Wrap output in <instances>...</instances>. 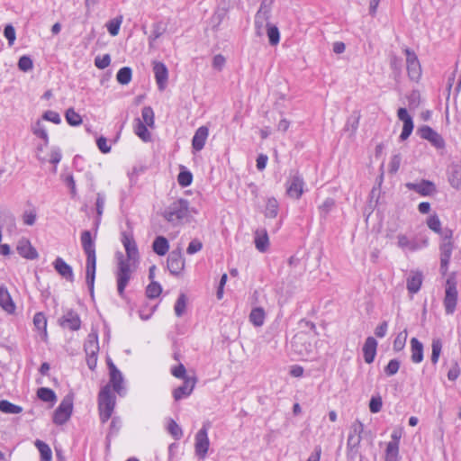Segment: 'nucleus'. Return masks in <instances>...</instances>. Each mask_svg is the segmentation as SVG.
<instances>
[{"label": "nucleus", "mask_w": 461, "mask_h": 461, "mask_svg": "<svg viewBox=\"0 0 461 461\" xmlns=\"http://www.w3.org/2000/svg\"><path fill=\"white\" fill-rule=\"evenodd\" d=\"M301 325L310 330L312 334L307 331L296 333L292 339V348L302 357H307L312 353L314 348L312 340L314 335L317 334L316 326L313 322L308 321H302Z\"/></svg>", "instance_id": "nucleus-1"}, {"label": "nucleus", "mask_w": 461, "mask_h": 461, "mask_svg": "<svg viewBox=\"0 0 461 461\" xmlns=\"http://www.w3.org/2000/svg\"><path fill=\"white\" fill-rule=\"evenodd\" d=\"M162 216L173 226L182 224L190 216L188 201L182 198L174 201L165 209Z\"/></svg>", "instance_id": "nucleus-2"}, {"label": "nucleus", "mask_w": 461, "mask_h": 461, "mask_svg": "<svg viewBox=\"0 0 461 461\" xmlns=\"http://www.w3.org/2000/svg\"><path fill=\"white\" fill-rule=\"evenodd\" d=\"M115 407V396L112 393L110 385L106 384L102 388L98 396V409L100 420L106 422L112 416Z\"/></svg>", "instance_id": "nucleus-3"}, {"label": "nucleus", "mask_w": 461, "mask_h": 461, "mask_svg": "<svg viewBox=\"0 0 461 461\" xmlns=\"http://www.w3.org/2000/svg\"><path fill=\"white\" fill-rule=\"evenodd\" d=\"M118 270L116 272L117 291L121 297L124 296V290L127 286L133 270L129 260H125L122 253H118Z\"/></svg>", "instance_id": "nucleus-4"}, {"label": "nucleus", "mask_w": 461, "mask_h": 461, "mask_svg": "<svg viewBox=\"0 0 461 461\" xmlns=\"http://www.w3.org/2000/svg\"><path fill=\"white\" fill-rule=\"evenodd\" d=\"M82 247L86 254V282L91 294H93L96 267L95 244L83 245Z\"/></svg>", "instance_id": "nucleus-5"}, {"label": "nucleus", "mask_w": 461, "mask_h": 461, "mask_svg": "<svg viewBox=\"0 0 461 461\" xmlns=\"http://www.w3.org/2000/svg\"><path fill=\"white\" fill-rule=\"evenodd\" d=\"M73 411V395H66L53 414V422L57 425H63L71 417Z\"/></svg>", "instance_id": "nucleus-6"}, {"label": "nucleus", "mask_w": 461, "mask_h": 461, "mask_svg": "<svg viewBox=\"0 0 461 461\" xmlns=\"http://www.w3.org/2000/svg\"><path fill=\"white\" fill-rule=\"evenodd\" d=\"M457 290L456 283L454 278L449 277L446 282L444 306L447 314H452L456 306Z\"/></svg>", "instance_id": "nucleus-7"}, {"label": "nucleus", "mask_w": 461, "mask_h": 461, "mask_svg": "<svg viewBox=\"0 0 461 461\" xmlns=\"http://www.w3.org/2000/svg\"><path fill=\"white\" fill-rule=\"evenodd\" d=\"M451 238L452 230H446L444 231V241L440 245V270L443 274H446L447 270V265L452 254L453 243Z\"/></svg>", "instance_id": "nucleus-8"}, {"label": "nucleus", "mask_w": 461, "mask_h": 461, "mask_svg": "<svg viewBox=\"0 0 461 461\" xmlns=\"http://www.w3.org/2000/svg\"><path fill=\"white\" fill-rule=\"evenodd\" d=\"M209 446L208 426L204 424L195 435L194 449L199 458L203 459L206 456Z\"/></svg>", "instance_id": "nucleus-9"}, {"label": "nucleus", "mask_w": 461, "mask_h": 461, "mask_svg": "<svg viewBox=\"0 0 461 461\" xmlns=\"http://www.w3.org/2000/svg\"><path fill=\"white\" fill-rule=\"evenodd\" d=\"M167 268L174 276H178L185 268V259L183 258L181 248L172 250L167 260Z\"/></svg>", "instance_id": "nucleus-10"}, {"label": "nucleus", "mask_w": 461, "mask_h": 461, "mask_svg": "<svg viewBox=\"0 0 461 461\" xmlns=\"http://www.w3.org/2000/svg\"><path fill=\"white\" fill-rule=\"evenodd\" d=\"M303 177L298 174L292 175L286 182V194L291 198L298 200L303 194Z\"/></svg>", "instance_id": "nucleus-11"}, {"label": "nucleus", "mask_w": 461, "mask_h": 461, "mask_svg": "<svg viewBox=\"0 0 461 461\" xmlns=\"http://www.w3.org/2000/svg\"><path fill=\"white\" fill-rule=\"evenodd\" d=\"M404 52L406 54L408 76L411 80L417 81L420 79L421 76V68L420 61L416 54L410 49H405Z\"/></svg>", "instance_id": "nucleus-12"}, {"label": "nucleus", "mask_w": 461, "mask_h": 461, "mask_svg": "<svg viewBox=\"0 0 461 461\" xmlns=\"http://www.w3.org/2000/svg\"><path fill=\"white\" fill-rule=\"evenodd\" d=\"M122 242L127 255V258L125 260H129V263L132 262V264H134L139 259V251L133 236L131 233H127L125 231L122 232Z\"/></svg>", "instance_id": "nucleus-13"}, {"label": "nucleus", "mask_w": 461, "mask_h": 461, "mask_svg": "<svg viewBox=\"0 0 461 461\" xmlns=\"http://www.w3.org/2000/svg\"><path fill=\"white\" fill-rule=\"evenodd\" d=\"M420 138L429 140L435 148L442 149L445 146L443 138L428 125H423L418 130Z\"/></svg>", "instance_id": "nucleus-14"}, {"label": "nucleus", "mask_w": 461, "mask_h": 461, "mask_svg": "<svg viewBox=\"0 0 461 461\" xmlns=\"http://www.w3.org/2000/svg\"><path fill=\"white\" fill-rule=\"evenodd\" d=\"M107 365L110 372V387L113 386V390L119 394L122 395L123 392V377L120 370L115 366V365L112 362V360L107 361Z\"/></svg>", "instance_id": "nucleus-15"}, {"label": "nucleus", "mask_w": 461, "mask_h": 461, "mask_svg": "<svg viewBox=\"0 0 461 461\" xmlns=\"http://www.w3.org/2000/svg\"><path fill=\"white\" fill-rule=\"evenodd\" d=\"M153 72L156 83L160 91L165 90L168 80V70L166 65L160 61H153Z\"/></svg>", "instance_id": "nucleus-16"}, {"label": "nucleus", "mask_w": 461, "mask_h": 461, "mask_svg": "<svg viewBox=\"0 0 461 461\" xmlns=\"http://www.w3.org/2000/svg\"><path fill=\"white\" fill-rule=\"evenodd\" d=\"M59 324L63 329L70 330H78L81 326V320L79 315L73 310H68L59 320Z\"/></svg>", "instance_id": "nucleus-17"}, {"label": "nucleus", "mask_w": 461, "mask_h": 461, "mask_svg": "<svg viewBox=\"0 0 461 461\" xmlns=\"http://www.w3.org/2000/svg\"><path fill=\"white\" fill-rule=\"evenodd\" d=\"M405 186L422 196H429L437 192L434 183L429 180H421L419 183H406Z\"/></svg>", "instance_id": "nucleus-18"}, {"label": "nucleus", "mask_w": 461, "mask_h": 461, "mask_svg": "<svg viewBox=\"0 0 461 461\" xmlns=\"http://www.w3.org/2000/svg\"><path fill=\"white\" fill-rule=\"evenodd\" d=\"M397 245L399 248L411 252L416 251L423 247L427 246V240L419 242L417 240H410L406 235L399 234L397 236Z\"/></svg>", "instance_id": "nucleus-19"}, {"label": "nucleus", "mask_w": 461, "mask_h": 461, "mask_svg": "<svg viewBox=\"0 0 461 461\" xmlns=\"http://www.w3.org/2000/svg\"><path fill=\"white\" fill-rule=\"evenodd\" d=\"M399 120L403 122L402 131L400 135L401 140H405L411 134L413 130V122L405 108H399L397 112Z\"/></svg>", "instance_id": "nucleus-20"}, {"label": "nucleus", "mask_w": 461, "mask_h": 461, "mask_svg": "<svg viewBox=\"0 0 461 461\" xmlns=\"http://www.w3.org/2000/svg\"><path fill=\"white\" fill-rule=\"evenodd\" d=\"M196 381V378H185L184 384L173 391L175 401H179L184 397L189 396L194 391Z\"/></svg>", "instance_id": "nucleus-21"}, {"label": "nucleus", "mask_w": 461, "mask_h": 461, "mask_svg": "<svg viewBox=\"0 0 461 461\" xmlns=\"http://www.w3.org/2000/svg\"><path fill=\"white\" fill-rule=\"evenodd\" d=\"M423 280L422 273L420 271H411L406 280L407 290L411 294H416L420 289Z\"/></svg>", "instance_id": "nucleus-22"}, {"label": "nucleus", "mask_w": 461, "mask_h": 461, "mask_svg": "<svg viewBox=\"0 0 461 461\" xmlns=\"http://www.w3.org/2000/svg\"><path fill=\"white\" fill-rule=\"evenodd\" d=\"M55 270L66 280L74 281V274L72 267L67 264L61 258H57L53 262Z\"/></svg>", "instance_id": "nucleus-23"}, {"label": "nucleus", "mask_w": 461, "mask_h": 461, "mask_svg": "<svg viewBox=\"0 0 461 461\" xmlns=\"http://www.w3.org/2000/svg\"><path fill=\"white\" fill-rule=\"evenodd\" d=\"M16 249L23 258L27 259H35L39 256L37 250L32 246L28 240H20Z\"/></svg>", "instance_id": "nucleus-24"}, {"label": "nucleus", "mask_w": 461, "mask_h": 461, "mask_svg": "<svg viewBox=\"0 0 461 461\" xmlns=\"http://www.w3.org/2000/svg\"><path fill=\"white\" fill-rule=\"evenodd\" d=\"M209 134V130L206 126L199 127L192 140L193 149L199 151L203 149L205 141Z\"/></svg>", "instance_id": "nucleus-25"}, {"label": "nucleus", "mask_w": 461, "mask_h": 461, "mask_svg": "<svg viewBox=\"0 0 461 461\" xmlns=\"http://www.w3.org/2000/svg\"><path fill=\"white\" fill-rule=\"evenodd\" d=\"M377 341L373 337H368L363 346L365 361L371 364L376 354Z\"/></svg>", "instance_id": "nucleus-26"}, {"label": "nucleus", "mask_w": 461, "mask_h": 461, "mask_svg": "<svg viewBox=\"0 0 461 461\" xmlns=\"http://www.w3.org/2000/svg\"><path fill=\"white\" fill-rule=\"evenodd\" d=\"M255 246L260 252H265L268 249L269 240L266 229H258L255 231Z\"/></svg>", "instance_id": "nucleus-27"}, {"label": "nucleus", "mask_w": 461, "mask_h": 461, "mask_svg": "<svg viewBox=\"0 0 461 461\" xmlns=\"http://www.w3.org/2000/svg\"><path fill=\"white\" fill-rule=\"evenodd\" d=\"M134 133L143 141L147 142L151 140L150 132L148 130V125L144 123L141 119L136 118L134 120Z\"/></svg>", "instance_id": "nucleus-28"}, {"label": "nucleus", "mask_w": 461, "mask_h": 461, "mask_svg": "<svg viewBox=\"0 0 461 461\" xmlns=\"http://www.w3.org/2000/svg\"><path fill=\"white\" fill-rule=\"evenodd\" d=\"M86 355H97L99 351L98 337L95 332H91L84 345Z\"/></svg>", "instance_id": "nucleus-29"}, {"label": "nucleus", "mask_w": 461, "mask_h": 461, "mask_svg": "<svg viewBox=\"0 0 461 461\" xmlns=\"http://www.w3.org/2000/svg\"><path fill=\"white\" fill-rule=\"evenodd\" d=\"M411 361L420 363L423 359V345L416 338L411 339Z\"/></svg>", "instance_id": "nucleus-30"}, {"label": "nucleus", "mask_w": 461, "mask_h": 461, "mask_svg": "<svg viewBox=\"0 0 461 461\" xmlns=\"http://www.w3.org/2000/svg\"><path fill=\"white\" fill-rule=\"evenodd\" d=\"M152 249L158 256L166 255L169 249L167 240L163 236H158L153 241Z\"/></svg>", "instance_id": "nucleus-31"}, {"label": "nucleus", "mask_w": 461, "mask_h": 461, "mask_svg": "<svg viewBox=\"0 0 461 461\" xmlns=\"http://www.w3.org/2000/svg\"><path fill=\"white\" fill-rule=\"evenodd\" d=\"M266 312L263 308H253L249 314L250 322L256 327H261L264 324Z\"/></svg>", "instance_id": "nucleus-32"}, {"label": "nucleus", "mask_w": 461, "mask_h": 461, "mask_svg": "<svg viewBox=\"0 0 461 461\" xmlns=\"http://www.w3.org/2000/svg\"><path fill=\"white\" fill-rule=\"evenodd\" d=\"M0 305L8 312H12L14 310V304L12 302L10 294L4 286H0Z\"/></svg>", "instance_id": "nucleus-33"}, {"label": "nucleus", "mask_w": 461, "mask_h": 461, "mask_svg": "<svg viewBox=\"0 0 461 461\" xmlns=\"http://www.w3.org/2000/svg\"><path fill=\"white\" fill-rule=\"evenodd\" d=\"M269 15L263 13V11H258L255 16V27L258 36H261L264 33V28H267Z\"/></svg>", "instance_id": "nucleus-34"}, {"label": "nucleus", "mask_w": 461, "mask_h": 461, "mask_svg": "<svg viewBox=\"0 0 461 461\" xmlns=\"http://www.w3.org/2000/svg\"><path fill=\"white\" fill-rule=\"evenodd\" d=\"M362 437L357 435H353L352 433H349L348 442H347V447H348V455L351 457H354L357 453V447L361 442Z\"/></svg>", "instance_id": "nucleus-35"}, {"label": "nucleus", "mask_w": 461, "mask_h": 461, "mask_svg": "<svg viewBox=\"0 0 461 461\" xmlns=\"http://www.w3.org/2000/svg\"><path fill=\"white\" fill-rule=\"evenodd\" d=\"M34 445L38 448V450L41 454V461H51L52 453H51V449L48 444H46L45 442H43L40 439H37L35 441Z\"/></svg>", "instance_id": "nucleus-36"}, {"label": "nucleus", "mask_w": 461, "mask_h": 461, "mask_svg": "<svg viewBox=\"0 0 461 461\" xmlns=\"http://www.w3.org/2000/svg\"><path fill=\"white\" fill-rule=\"evenodd\" d=\"M266 31L268 37L269 44L272 46L277 45L280 41V32L278 28L276 25L267 23Z\"/></svg>", "instance_id": "nucleus-37"}, {"label": "nucleus", "mask_w": 461, "mask_h": 461, "mask_svg": "<svg viewBox=\"0 0 461 461\" xmlns=\"http://www.w3.org/2000/svg\"><path fill=\"white\" fill-rule=\"evenodd\" d=\"M360 120V113L358 112H354L347 120L344 130L346 131H350L351 135L355 134L356 131L358 128Z\"/></svg>", "instance_id": "nucleus-38"}, {"label": "nucleus", "mask_w": 461, "mask_h": 461, "mask_svg": "<svg viewBox=\"0 0 461 461\" xmlns=\"http://www.w3.org/2000/svg\"><path fill=\"white\" fill-rule=\"evenodd\" d=\"M0 411L4 413L18 414L23 411V408L19 405H15L7 400L0 401Z\"/></svg>", "instance_id": "nucleus-39"}, {"label": "nucleus", "mask_w": 461, "mask_h": 461, "mask_svg": "<svg viewBox=\"0 0 461 461\" xmlns=\"http://www.w3.org/2000/svg\"><path fill=\"white\" fill-rule=\"evenodd\" d=\"M33 324L35 328L42 331L43 337H47V319L42 312H37L33 317Z\"/></svg>", "instance_id": "nucleus-40"}, {"label": "nucleus", "mask_w": 461, "mask_h": 461, "mask_svg": "<svg viewBox=\"0 0 461 461\" xmlns=\"http://www.w3.org/2000/svg\"><path fill=\"white\" fill-rule=\"evenodd\" d=\"M37 396L43 402H54L57 400V396L53 390L47 387H41L37 391Z\"/></svg>", "instance_id": "nucleus-41"}, {"label": "nucleus", "mask_w": 461, "mask_h": 461, "mask_svg": "<svg viewBox=\"0 0 461 461\" xmlns=\"http://www.w3.org/2000/svg\"><path fill=\"white\" fill-rule=\"evenodd\" d=\"M399 447L396 443H388L385 449L384 461H398Z\"/></svg>", "instance_id": "nucleus-42"}, {"label": "nucleus", "mask_w": 461, "mask_h": 461, "mask_svg": "<svg viewBox=\"0 0 461 461\" xmlns=\"http://www.w3.org/2000/svg\"><path fill=\"white\" fill-rule=\"evenodd\" d=\"M142 122L150 128L154 127L155 115L153 109L150 106H145L141 111Z\"/></svg>", "instance_id": "nucleus-43"}, {"label": "nucleus", "mask_w": 461, "mask_h": 461, "mask_svg": "<svg viewBox=\"0 0 461 461\" xmlns=\"http://www.w3.org/2000/svg\"><path fill=\"white\" fill-rule=\"evenodd\" d=\"M66 120L71 126H78L82 123V118L73 108H68L65 113Z\"/></svg>", "instance_id": "nucleus-44"}, {"label": "nucleus", "mask_w": 461, "mask_h": 461, "mask_svg": "<svg viewBox=\"0 0 461 461\" xmlns=\"http://www.w3.org/2000/svg\"><path fill=\"white\" fill-rule=\"evenodd\" d=\"M186 303H187V297L185 294H180L178 296L174 310L175 313L177 317H181L185 312L186 309Z\"/></svg>", "instance_id": "nucleus-45"}, {"label": "nucleus", "mask_w": 461, "mask_h": 461, "mask_svg": "<svg viewBox=\"0 0 461 461\" xmlns=\"http://www.w3.org/2000/svg\"><path fill=\"white\" fill-rule=\"evenodd\" d=\"M277 213L278 202L274 197L269 198L267 202L265 215L269 218H275L276 217Z\"/></svg>", "instance_id": "nucleus-46"}, {"label": "nucleus", "mask_w": 461, "mask_h": 461, "mask_svg": "<svg viewBox=\"0 0 461 461\" xmlns=\"http://www.w3.org/2000/svg\"><path fill=\"white\" fill-rule=\"evenodd\" d=\"M116 79L122 85L129 84L131 80V69L128 67L122 68L116 75Z\"/></svg>", "instance_id": "nucleus-47"}, {"label": "nucleus", "mask_w": 461, "mask_h": 461, "mask_svg": "<svg viewBox=\"0 0 461 461\" xmlns=\"http://www.w3.org/2000/svg\"><path fill=\"white\" fill-rule=\"evenodd\" d=\"M449 182L453 187L456 189L461 188V166H456L453 168L449 176Z\"/></svg>", "instance_id": "nucleus-48"}, {"label": "nucleus", "mask_w": 461, "mask_h": 461, "mask_svg": "<svg viewBox=\"0 0 461 461\" xmlns=\"http://www.w3.org/2000/svg\"><path fill=\"white\" fill-rule=\"evenodd\" d=\"M162 292L161 285L155 281H152L146 289V294L149 298L154 299L159 296Z\"/></svg>", "instance_id": "nucleus-49"}, {"label": "nucleus", "mask_w": 461, "mask_h": 461, "mask_svg": "<svg viewBox=\"0 0 461 461\" xmlns=\"http://www.w3.org/2000/svg\"><path fill=\"white\" fill-rule=\"evenodd\" d=\"M122 23V16L120 15L113 20H111L109 23H107L106 27L109 32V33L112 36H116L119 33L120 26Z\"/></svg>", "instance_id": "nucleus-50"}, {"label": "nucleus", "mask_w": 461, "mask_h": 461, "mask_svg": "<svg viewBox=\"0 0 461 461\" xmlns=\"http://www.w3.org/2000/svg\"><path fill=\"white\" fill-rule=\"evenodd\" d=\"M407 330H404L403 331H401L397 334L394 341H393V350L394 351H401L404 348L406 339H407Z\"/></svg>", "instance_id": "nucleus-51"}, {"label": "nucleus", "mask_w": 461, "mask_h": 461, "mask_svg": "<svg viewBox=\"0 0 461 461\" xmlns=\"http://www.w3.org/2000/svg\"><path fill=\"white\" fill-rule=\"evenodd\" d=\"M167 431L175 439H179L183 436V430L180 426L174 420H170L167 425Z\"/></svg>", "instance_id": "nucleus-52"}, {"label": "nucleus", "mask_w": 461, "mask_h": 461, "mask_svg": "<svg viewBox=\"0 0 461 461\" xmlns=\"http://www.w3.org/2000/svg\"><path fill=\"white\" fill-rule=\"evenodd\" d=\"M32 131L36 136L44 140L46 145L48 144V141H49L48 133L41 121H38L35 123V125L32 127Z\"/></svg>", "instance_id": "nucleus-53"}, {"label": "nucleus", "mask_w": 461, "mask_h": 461, "mask_svg": "<svg viewBox=\"0 0 461 461\" xmlns=\"http://www.w3.org/2000/svg\"><path fill=\"white\" fill-rule=\"evenodd\" d=\"M171 374L176 378L184 379V381L185 378H196L195 376L186 375V369L183 364H179L178 366L173 367L171 369Z\"/></svg>", "instance_id": "nucleus-54"}, {"label": "nucleus", "mask_w": 461, "mask_h": 461, "mask_svg": "<svg viewBox=\"0 0 461 461\" xmlns=\"http://www.w3.org/2000/svg\"><path fill=\"white\" fill-rule=\"evenodd\" d=\"M32 67H33V63L30 57L23 56L19 59L18 68L20 70H22L23 72H27V71L31 70L32 68Z\"/></svg>", "instance_id": "nucleus-55"}, {"label": "nucleus", "mask_w": 461, "mask_h": 461, "mask_svg": "<svg viewBox=\"0 0 461 461\" xmlns=\"http://www.w3.org/2000/svg\"><path fill=\"white\" fill-rule=\"evenodd\" d=\"M192 180H193V176L189 171L180 172L177 176L178 184L183 187H185V186H188L189 185H191Z\"/></svg>", "instance_id": "nucleus-56"}, {"label": "nucleus", "mask_w": 461, "mask_h": 461, "mask_svg": "<svg viewBox=\"0 0 461 461\" xmlns=\"http://www.w3.org/2000/svg\"><path fill=\"white\" fill-rule=\"evenodd\" d=\"M111 63V57L109 54H104L103 56H97L95 59V65L100 68L104 69L106 68Z\"/></svg>", "instance_id": "nucleus-57"}, {"label": "nucleus", "mask_w": 461, "mask_h": 461, "mask_svg": "<svg viewBox=\"0 0 461 461\" xmlns=\"http://www.w3.org/2000/svg\"><path fill=\"white\" fill-rule=\"evenodd\" d=\"M400 368V362L397 359H392L388 365L384 367V373L388 375H395Z\"/></svg>", "instance_id": "nucleus-58"}, {"label": "nucleus", "mask_w": 461, "mask_h": 461, "mask_svg": "<svg viewBox=\"0 0 461 461\" xmlns=\"http://www.w3.org/2000/svg\"><path fill=\"white\" fill-rule=\"evenodd\" d=\"M63 182L69 187L72 197L77 195V188L74 177L71 174L61 176Z\"/></svg>", "instance_id": "nucleus-59"}, {"label": "nucleus", "mask_w": 461, "mask_h": 461, "mask_svg": "<svg viewBox=\"0 0 461 461\" xmlns=\"http://www.w3.org/2000/svg\"><path fill=\"white\" fill-rule=\"evenodd\" d=\"M428 226L430 230L437 233L441 231V222L437 215H432L428 219Z\"/></svg>", "instance_id": "nucleus-60"}, {"label": "nucleus", "mask_w": 461, "mask_h": 461, "mask_svg": "<svg viewBox=\"0 0 461 461\" xmlns=\"http://www.w3.org/2000/svg\"><path fill=\"white\" fill-rule=\"evenodd\" d=\"M203 249V243L198 239H194L188 245L186 249V253L189 255H193L194 253L199 252Z\"/></svg>", "instance_id": "nucleus-61"}, {"label": "nucleus", "mask_w": 461, "mask_h": 461, "mask_svg": "<svg viewBox=\"0 0 461 461\" xmlns=\"http://www.w3.org/2000/svg\"><path fill=\"white\" fill-rule=\"evenodd\" d=\"M383 405L382 398L380 396L378 397H372L369 402V409L370 411L373 413H376L380 411Z\"/></svg>", "instance_id": "nucleus-62"}, {"label": "nucleus", "mask_w": 461, "mask_h": 461, "mask_svg": "<svg viewBox=\"0 0 461 461\" xmlns=\"http://www.w3.org/2000/svg\"><path fill=\"white\" fill-rule=\"evenodd\" d=\"M36 218H37V215L34 211H26V212H24V213L23 215V220L24 224L29 225V226H32L35 223Z\"/></svg>", "instance_id": "nucleus-63"}, {"label": "nucleus", "mask_w": 461, "mask_h": 461, "mask_svg": "<svg viewBox=\"0 0 461 461\" xmlns=\"http://www.w3.org/2000/svg\"><path fill=\"white\" fill-rule=\"evenodd\" d=\"M226 59L221 54L215 55L212 59V68L221 71L223 68Z\"/></svg>", "instance_id": "nucleus-64"}]
</instances>
